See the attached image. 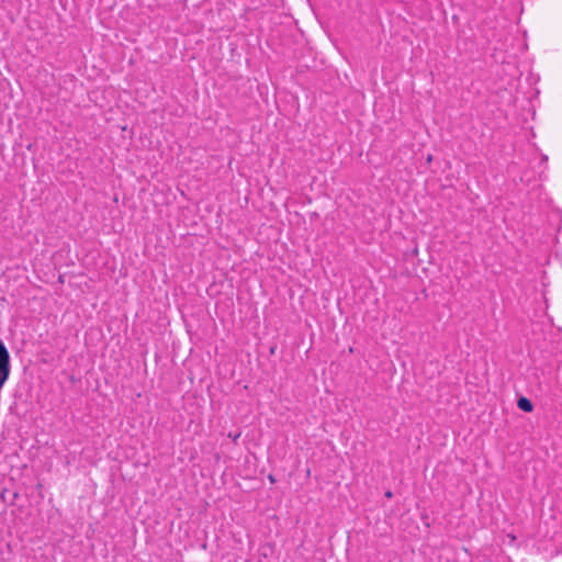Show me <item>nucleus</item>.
Returning a JSON list of instances; mask_svg holds the SVG:
<instances>
[{
    "label": "nucleus",
    "mask_w": 562,
    "mask_h": 562,
    "mask_svg": "<svg viewBox=\"0 0 562 562\" xmlns=\"http://www.w3.org/2000/svg\"><path fill=\"white\" fill-rule=\"evenodd\" d=\"M10 374V355L9 351L0 340V389L3 386Z\"/></svg>",
    "instance_id": "nucleus-1"
},
{
    "label": "nucleus",
    "mask_w": 562,
    "mask_h": 562,
    "mask_svg": "<svg viewBox=\"0 0 562 562\" xmlns=\"http://www.w3.org/2000/svg\"><path fill=\"white\" fill-rule=\"evenodd\" d=\"M517 406L519 409L526 413H530L533 409L531 401L527 397H519L517 401Z\"/></svg>",
    "instance_id": "nucleus-2"
},
{
    "label": "nucleus",
    "mask_w": 562,
    "mask_h": 562,
    "mask_svg": "<svg viewBox=\"0 0 562 562\" xmlns=\"http://www.w3.org/2000/svg\"><path fill=\"white\" fill-rule=\"evenodd\" d=\"M385 497H389V498H390V497H392V492H391V491H387V492L385 493Z\"/></svg>",
    "instance_id": "nucleus-3"
},
{
    "label": "nucleus",
    "mask_w": 562,
    "mask_h": 562,
    "mask_svg": "<svg viewBox=\"0 0 562 562\" xmlns=\"http://www.w3.org/2000/svg\"><path fill=\"white\" fill-rule=\"evenodd\" d=\"M269 480H270L271 482H273V481H274V479H273V476H272V475H269Z\"/></svg>",
    "instance_id": "nucleus-4"
}]
</instances>
